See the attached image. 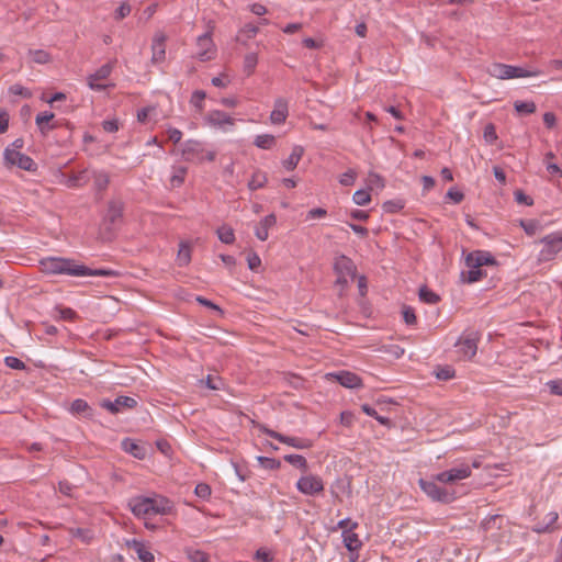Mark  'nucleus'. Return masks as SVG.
Listing matches in <instances>:
<instances>
[{
    "label": "nucleus",
    "instance_id": "obj_14",
    "mask_svg": "<svg viewBox=\"0 0 562 562\" xmlns=\"http://www.w3.org/2000/svg\"><path fill=\"white\" fill-rule=\"evenodd\" d=\"M113 65L111 63L102 65L98 70L88 77V86L92 90L101 91L105 89V85L98 83L105 80L112 72Z\"/></svg>",
    "mask_w": 562,
    "mask_h": 562
},
{
    "label": "nucleus",
    "instance_id": "obj_29",
    "mask_svg": "<svg viewBox=\"0 0 562 562\" xmlns=\"http://www.w3.org/2000/svg\"><path fill=\"white\" fill-rule=\"evenodd\" d=\"M70 412L72 414H83L87 417H91L93 413L88 402L82 398H77L71 403Z\"/></svg>",
    "mask_w": 562,
    "mask_h": 562
},
{
    "label": "nucleus",
    "instance_id": "obj_38",
    "mask_svg": "<svg viewBox=\"0 0 562 562\" xmlns=\"http://www.w3.org/2000/svg\"><path fill=\"white\" fill-rule=\"evenodd\" d=\"M519 225L528 236H533L541 229V224L538 220H520Z\"/></svg>",
    "mask_w": 562,
    "mask_h": 562
},
{
    "label": "nucleus",
    "instance_id": "obj_21",
    "mask_svg": "<svg viewBox=\"0 0 562 562\" xmlns=\"http://www.w3.org/2000/svg\"><path fill=\"white\" fill-rule=\"evenodd\" d=\"M276 224L277 216L273 213L265 216L255 228L256 237L261 241L267 240L269 237V229Z\"/></svg>",
    "mask_w": 562,
    "mask_h": 562
},
{
    "label": "nucleus",
    "instance_id": "obj_20",
    "mask_svg": "<svg viewBox=\"0 0 562 562\" xmlns=\"http://www.w3.org/2000/svg\"><path fill=\"white\" fill-rule=\"evenodd\" d=\"M340 385L348 389H356L362 385L361 379L353 372L350 371H339L337 373L330 374Z\"/></svg>",
    "mask_w": 562,
    "mask_h": 562
},
{
    "label": "nucleus",
    "instance_id": "obj_54",
    "mask_svg": "<svg viewBox=\"0 0 562 562\" xmlns=\"http://www.w3.org/2000/svg\"><path fill=\"white\" fill-rule=\"evenodd\" d=\"M483 137H484L485 142L488 144H493L497 139L496 128H495L494 124L488 123L484 127Z\"/></svg>",
    "mask_w": 562,
    "mask_h": 562
},
{
    "label": "nucleus",
    "instance_id": "obj_16",
    "mask_svg": "<svg viewBox=\"0 0 562 562\" xmlns=\"http://www.w3.org/2000/svg\"><path fill=\"white\" fill-rule=\"evenodd\" d=\"M128 506L132 513L137 517H147L151 515L153 505L150 497H134L130 501Z\"/></svg>",
    "mask_w": 562,
    "mask_h": 562
},
{
    "label": "nucleus",
    "instance_id": "obj_34",
    "mask_svg": "<svg viewBox=\"0 0 562 562\" xmlns=\"http://www.w3.org/2000/svg\"><path fill=\"white\" fill-rule=\"evenodd\" d=\"M486 277V273L480 268H469V270L461 272V279L463 282L474 283Z\"/></svg>",
    "mask_w": 562,
    "mask_h": 562
},
{
    "label": "nucleus",
    "instance_id": "obj_31",
    "mask_svg": "<svg viewBox=\"0 0 562 562\" xmlns=\"http://www.w3.org/2000/svg\"><path fill=\"white\" fill-rule=\"evenodd\" d=\"M92 178L94 181V188L98 192H102L106 190L110 183V176L105 171H94L92 173Z\"/></svg>",
    "mask_w": 562,
    "mask_h": 562
},
{
    "label": "nucleus",
    "instance_id": "obj_24",
    "mask_svg": "<svg viewBox=\"0 0 562 562\" xmlns=\"http://www.w3.org/2000/svg\"><path fill=\"white\" fill-rule=\"evenodd\" d=\"M90 178H91V176H90L88 169H83L76 173H71L67 178L65 184L68 188H79V187L87 184L90 181Z\"/></svg>",
    "mask_w": 562,
    "mask_h": 562
},
{
    "label": "nucleus",
    "instance_id": "obj_13",
    "mask_svg": "<svg viewBox=\"0 0 562 562\" xmlns=\"http://www.w3.org/2000/svg\"><path fill=\"white\" fill-rule=\"evenodd\" d=\"M123 202L117 200H111L108 204V210L104 215L103 222L106 225V229L111 231L123 217Z\"/></svg>",
    "mask_w": 562,
    "mask_h": 562
},
{
    "label": "nucleus",
    "instance_id": "obj_12",
    "mask_svg": "<svg viewBox=\"0 0 562 562\" xmlns=\"http://www.w3.org/2000/svg\"><path fill=\"white\" fill-rule=\"evenodd\" d=\"M100 406L111 414H117L123 408L133 409L137 406V401L131 396H117L114 401L102 400Z\"/></svg>",
    "mask_w": 562,
    "mask_h": 562
},
{
    "label": "nucleus",
    "instance_id": "obj_17",
    "mask_svg": "<svg viewBox=\"0 0 562 562\" xmlns=\"http://www.w3.org/2000/svg\"><path fill=\"white\" fill-rule=\"evenodd\" d=\"M333 268L336 274L349 276L351 279L356 277L357 267L353 261L345 255H339L335 258Z\"/></svg>",
    "mask_w": 562,
    "mask_h": 562
},
{
    "label": "nucleus",
    "instance_id": "obj_2",
    "mask_svg": "<svg viewBox=\"0 0 562 562\" xmlns=\"http://www.w3.org/2000/svg\"><path fill=\"white\" fill-rule=\"evenodd\" d=\"M490 74L501 80L537 77L542 74L540 69H526L519 66H513L502 63H495L490 69Z\"/></svg>",
    "mask_w": 562,
    "mask_h": 562
},
{
    "label": "nucleus",
    "instance_id": "obj_53",
    "mask_svg": "<svg viewBox=\"0 0 562 562\" xmlns=\"http://www.w3.org/2000/svg\"><path fill=\"white\" fill-rule=\"evenodd\" d=\"M132 11L131 5L127 2H122L114 12V20L121 21L125 19Z\"/></svg>",
    "mask_w": 562,
    "mask_h": 562
},
{
    "label": "nucleus",
    "instance_id": "obj_60",
    "mask_svg": "<svg viewBox=\"0 0 562 562\" xmlns=\"http://www.w3.org/2000/svg\"><path fill=\"white\" fill-rule=\"evenodd\" d=\"M383 207L386 212H391V213H396V212H400L403 207H404V204L402 201L400 200H396V201H386L384 204H383Z\"/></svg>",
    "mask_w": 562,
    "mask_h": 562
},
{
    "label": "nucleus",
    "instance_id": "obj_39",
    "mask_svg": "<svg viewBox=\"0 0 562 562\" xmlns=\"http://www.w3.org/2000/svg\"><path fill=\"white\" fill-rule=\"evenodd\" d=\"M177 261L180 267H184L191 261V249L186 243L180 244V248L177 255Z\"/></svg>",
    "mask_w": 562,
    "mask_h": 562
},
{
    "label": "nucleus",
    "instance_id": "obj_57",
    "mask_svg": "<svg viewBox=\"0 0 562 562\" xmlns=\"http://www.w3.org/2000/svg\"><path fill=\"white\" fill-rule=\"evenodd\" d=\"M247 263L250 270L257 271L261 266V259L256 252L251 251L247 256Z\"/></svg>",
    "mask_w": 562,
    "mask_h": 562
},
{
    "label": "nucleus",
    "instance_id": "obj_3",
    "mask_svg": "<svg viewBox=\"0 0 562 562\" xmlns=\"http://www.w3.org/2000/svg\"><path fill=\"white\" fill-rule=\"evenodd\" d=\"M182 157L186 161L201 164L204 160L214 161L216 153L205 150L200 140L188 139L182 144Z\"/></svg>",
    "mask_w": 562,
    "mask_h": 562
},
{
    "label": "nucleus",
    "instance_id": "obj_41",
    "mask_svg": "<svg viewBox=\"0 0 562 562\" xmlns=\"http://www.w3.org/2000/svg\"><path fill=\"white\" fill-rule=\"evenodd\" d=\"M514 108L519 114L525 115L535 113L537 109L533 101H516Z\"/></svg>",
    "mask_w": 562,
    "mask_h": 562
},
{
    "label": "nucleus",
    "instance_id": "obj_4",
    "mask_svg": "<svg viewBox=\"0 0 562 562\" xmlns=\"http://www.w3.org/2000/svg\"><path fill=\"white\" fill-rule=\"evenodd\" d=\"M436 482L434 477L431 481L420 479L418 484L422 491L434 502L450 504L456 501L457 494L454 490L439 486Z\"/></svg>",
    "mask_w": 562,
    "mask_h": 562
},
{
    "label": "nucleus",
    "instance_id": "obj_32",
    "mask_svg": "<svg viewBox=\"0 0 562 562\" xmlns=\"http://www.w3.org/2000/svg\"><path fill=\"white\" fill-rule=\"evenodd\" d=\"M419 300L427 304H437L440 301V296L430 290L427 285H423L418 291Z\"/></svg>",
    "mask_w": 562,
    "mask_h": 562
},
{
    "label": "nucleus",
    "instance_id": "obj_63",
    "mask_svg": "<svg viewBox=\"0 0 562 562\" xmlns=\"http://www.w3.org/2000/svg\"><path fill=\"white\" fill-rule=\"evenodd\" d=\"M447 198L458 204L462 202V200L464 199V194L454 188H450L447 192Z\"/></svg>",
    "mask_w": 562,
    "mask_h": 562
},
{
    "label": "nucleus",
    "instance_id": "obj_8",
    "mask_svg": "<svg viewBox=\"0 0 562 562\" xmlns=\"http://www.w3.org/2000/svg\"><path fill=\"white\" fill-rule=\"evenodd\" d=\"M4 160L10 166H16L22 170L35 172L37 170V164L27 155L11 148H5Z\"/></svg>",
    "mask_w": 562,
    "mask_h": 562
},
{
    "label": "nucleus",
    "instance_id": "obj_56",
    "mask_svg": "<svg viewBox=\"0 0 562 562\" xmlns=\"http://www.w3.org/2000/svg\"><path fill=\"white\" fill-rule=\"evenodd\" d=\"M515 201L519 204H525L527 206L533 205V200L531 196L527 195L522 190H516L514 192Z\"/></svg>",
    "mask_w": 562,
    "mask_h": 562
},
{
    "label": "nucleus",
    "instance_id": "obj_47",
    "mask_svg": "<svg viewBox=\"0 0 562 562\" xmlns=\"http://www.w3.org/2000/svg\"><path fill=\"white\" fill-rule=\"evenodd\" d=\"M369 190L373 188L383 189L385 187L384 179L376 172H369L368 176Z\"/></svg>",
    "mask_w": 562,
    "mask_h": 562
},
{
    "label": "nucleus",
    "instance_id": "obj_45",
    "mask_svg": "<svg viewBox=\"0 0 562 562\" xmlns=\"http://www.w3.org/2000/svg\"><path fill=\"white\" fill-rule=\"evenodd\" d=\"M206 97V93L203 90H195L190 99V103L196 109L198 112L203 111V101Z\"/></svg>",
    "mask_w": 562,
    "mask_h": 562
},
{
    "label": "nucleus",
    "instance_id": "obj_52",
    "mask_svg": "<svg viewBox=\"0 0 562 562\" xmlns=\"http://www.w3.org/2000/svg\"><path fill=\"white\" fill-rule=\"evenodd\" d=\"M4 364L8 368H11L14 370H24L25 369V363L22 360H20L19 358L13 357V356H7L4 358Z\"/></svg>",
    "mask_w": 562,
    "mask_h": 562
},
{
    "label": "nucleus",
    "instance_id": "obj_7",
    "mask_svg": "<svg viewBox=\"0 0 562 562\" xmlns=\"http://www.w3.org/2000/svg\"><path fill=\"white\" fill-rule=\"evenodd\" d=\"M471 473V467L468 463L462 462L432 475V477L442 484H454L461 480L468 479Z\"/></svg>",
    "mask_w": 562,
    "mask_h": 562
},
{
    "label": "nucleus",
    "instance_id": "obj_55",
    "mask_svg": "<svg viewBox=\"0 0 562 562\" xmlns=\"http://www.w3.org/2000/svg\"><path fill=\"white\" fill-rule=\"evenodd\" d=\"M194 493L198 497L202 498V499H206L211 496V487L209 484L206 483H199L196 486H195V490H194Z\"/></svg>",
    "mask_w": 562,
    "mask_h": 562
},
{
    "label": "nucleus",
    "instance_id": "obj_25",
    "mask_svg": "<svg viewBox=\"0 0 562 562\" xmlns=\"http://www.w3.org/2000/svg\"><path fill=\"white\" fill-rule=\"evenodd\" d=\"M198 45L203 49L198 53V58L201 61H206L212 58L210 54V47L212 46V38L210 33H204L203 35L198 37Z\"/></svg>",
    "mask_w": 562,
    "mask_h": 562
},
{
    "label": "nucleus",
    "instance_id": "obj_15",
    "mask_svg": "<svg viewBox=\"0 0 562 562\" xmlns=\"http://www.w3.org/2000/svg\"><path fill=\"white\" fill-rule=\"evenodd\" d=\"M166 41L167 36L162 32L155 34L151 43V63L159 64L166 58Z\"/></svg>",
    "mask_w": 562,
    "mask_h": 562
},
{
    "label": "nucleus",
    "instance_id": "obj_5",
    "mask_svg": "<svg viewBox=\"0 0 562 562\" xmlns=\"http://www.w3.org/2000/svg\"><path fill=\"white\" fill-rule=\"evenodd\" d=\"M543 245L539 252V261H550L562 251V231L543 236L540 239Z\"/></svg>",
    "mask_w": 562,
    "mask_h": 562
},
{
    "label": "nucleus",
    "instance_id": "obj_62",
    "mask_svg": "<svg viewBox=\"0 0 562 562\" xmlns=\"http://www.w3.org/2000/svg\"><path fill=\"white\" fill-rule=\"evenodd\" d=\"M189 558L192 562H209V555L200 550L189 552Z\"/></svg>",
    "mask_w": 562,
    "mask_h": 562
},
{
    "label": "nucleus",
    "instance_id": "obj_49",
    "mask_svg": "<svg viewBox=\"0 0 562 562\" xmlns=\"http://www.w3.org/2000/svg\"><path fill=\"white\" fill-rule=\"evenodd\" d=\"M402 314L405 324L413 326L417 323V317L412 306L404 305L402 308Z\"/></svg>",
    "mask_w": 562,
    "mask_h": 562
},
{
    "label": "nucleus",
    "instance_id": "obj_18",
    "mask_svg": "<svg viewBox=\"0 0 562 562\" xmlns=\"http://www.w3.org/2000/svg\"><path fill=\"white\" fill-rule=\"evenodd\" d=\"M289 115V102L284 98H277L274 100L273 110L270 113V121L272 124H282Z\"/></svg>",
    "mask_w": 562,
    "mask_h": 562
},
{
    "label": "nucleus",
    "instance_id": "obj_11",
    "mask_svg": "<svg viewBox=\"0 0 562 562\" xmlns=\"http://www.w3.org/2000/svg\"><path fill=\"white\" fill-rule=\"evenodd\" d=\"M497 260L487 250H474L465 257V265L469 268H480L483 266H497Z\"/></svg>",
    "mask_w": 562,
    "mask_h": 562
},
{
    "label": "nucleus",
    "instance_id": "obj_6",
    "mask_svg": "<svg viewBox=\"0 0 562 562\" xmlns=\"http://www.w3.org/2000/svg\"><path fill=\"white\" fill-rule=\"evenodd\" d=\"M480 340V333L476 330L464 331L458 341L454 344L457 352L464 359H472L477 351V342Z\"/></svg>",
    "mask_w": 562,
    "mask_h": 562
},
{
    "label": "nucleus",
    "instance_id": "obj_1",
    "mask_svg": "<svg viewBox=\"0 0 562 562\" xmlns=\"http://www.w3.org/2000/svg\"><path fill=\"white\" fill-rule=\"evenodd\" d=\"M40 269L44 274H65L71 277H117L119 272L112 269H91L79 265L75 259L64 257H46L40 260Z\"/></svg>",
    "mask_w": 562,
    "mask_h": 562
},
{
    "label": "nucleus",
    "instance_id": "obj_44",
    "mask_svg": "<svg viewBox=\"0 0 562 562\" xmlns=\"http://www.w3.org/2000/svg\"><path fill=\"white\" fill-rule=\"evenodd\" d=\"M55 311L58 313L56 316L58 319L74 322L77 319V313L70 307L57 306Z\"/></svg>",
    "mask_w": 562,
    "mask_h": 562
},
{
    "label": "nucleus",
    "instance_id": "obj_43",
    "mask_svg": "<svg viewBox=\"0 0 562 562\" xmlns=\"http://www.w3.org/2000/svg\"><path fill=\"white\" fill-rule=\"evenodd\" d=\"M352 201L360 206L367 205L371 201L369 190L359 189L352 195Z\"/></svg>",
    "mask_w": 562,
    "mask_h": 562
},
{
    "label": "nucleus",
    "instance_id": "obj_59",
    "mask_svg": "<svg viewBox=\"0 0 562 562\" xmlns=\"http://www.w3.org/2000/svg\"><path fill=\"white\" fill-rule=\"evenodd\" d=\"M436 375L439 380L447 381L454 376V370L451 367L447 366L445 368H440L437 371Z\"/></svg>",
    "mask_w": 562,
    "mask_h": 562
},
{
    "label": "nucleus",
    "instance_id": "obj_33",
    "mask_svg": "<svg viewBox=\"0 0 562 562\" xmlns=\"http://www.w3.org/2000/svg\"><path fill=\"white\" fill-rule=\"evenodd\" d=\"M267 175L266 172L261 171V170H256L254 173H252V177L251 179L249 180L248 182V188L249 190L251 191H255V190H258V189H261L265 187V184L267 183Z\"/></svg>",
    "mask_w": 562,
    "mask_h": 562
},
{
    "label": "nucleus",
    "instance_id": "obj_35",
    "mask_svg": "<svg viewBox=\"0 0 562 562\" xmlns=\"http://www.w3.org/2000/svg\"><path fill=\"white\" fill-rule=\"evenodd\" d=\"M254 145L261 149H271L276 145V137L271 134L257 135Z\"/></svg>",
    "mask_w": 562,
    "mask_h": 562
},
{
    "label": "nucleus",
    "instance_id": "obj_10",
    "mask_svg": "<svg viewBox=\"0 0 562 562\" xmlns=\"http://www.w3.org/2000/svg\"><path fill=\"white\" fill-rule=\"evenodd\" d=\"M296 488L300 493L307 496H315L324 491L322 477L315 474L302 475L296 482Z\"/></svg>",
    "mask_w": 562,
    "mask_h": 562
},
{
    "label": "nucleus",
    "instance_id": "obj_58",
    "mask_svg": "<svg viewBox=\"0 0 562 562\" xmlns=\"http://www.w3.org/2000/svg\"><path fill=\"white\" fill-rule=\"evenodd\" d=\"M254 558L261 562H273V557L271 555V552L269 550H267L266 548H259L255 552Z\"/></svg>",
    "mask_w": 562,
    "mask_h": 562
},
{
    "label": "nucleus",
    "instance_id": "obj_46",
    "mask_svg": "<svg viewBox=\"0 0 562 562\" xmlns=\"http://www.w3.org/2000/svg\"><path fill=\"white\" fill-rule=\"evenodd\" d=\"M257 460L267 470H278L281 467V461L274 458L259 456Z\"/></svg>",
    "mask_w": 562,
    "mask_h": 562
},
{
    "label": "nucleus",
    "instance_id": "obj_40",
    "mask_svg": "<svg viewBox=\"0 0 562 562\" xmlns=\"http://www.w3.org/2000/svg\"><path fill=\"white\" fill-rule=\"evenodd\" d=\"M283 459L288 463L301 469L303 472H306L308 470L307 461L301 454H285Z\"/></svg>",
    "mask_w": 562,
    "mask_h": 562
},
{
    "label": "nucleus",
    "instance_id": "obj_42",
    "mask_svg": "<svg viewBox=\"0 0 562 562\" xmlns=\"http://www.w3.org/2000/svg\"><path fill=\"white\" fill-rule=\"evenodd\" d=\"M257 64H258V56L256 53H248L244 57V71L246 72L247 76L252 75Z\"/></svg>",
    "mask_w": 562,
    "mask_h": 562
},
{
    "label": "nucleus",
    "instance_id": "obj_36",
    "mask_svg": "<svg viewBox=\"0 0 562 562\" xmlns=\"http://www.w3.org/2000/svg\"><path fill=\"white\" fill-rule=\"evenodd\" d=\"M216 233L218 239L226 245H232L235 241L234 229L228 225H222L217 228Z\"/></svg>",
    "mask_w": 562,
    "mask_h": 562
},
{
    "label": "nucleus",
    "instance_id": "obj_37",
    "mask_svg": "<svg viewBox=\"0 0 562 562\" xmlns=\"http://www.w3.org/2000/svg\"><path fill=\"white\" fill-rule=\"evenodd\" d=\"M29 55L33 63L40 65L48 64L52 60L50 54L44 49H30Z\"/></svg>",
    "mask_w": 562,
    "mask_h": 562
},
{
    "label": "nucleus",
    "instance_id": "obj_23",
    "mask_svg": "<svg viewBox=\"0 0 562 562\" xmlns=\"http://www.w3.org/2000/svg\"><path fill=\"white\" fill-rule=\"evenodd\" d=\"M121 446L126 453L132 454L136 459L143 460L146 457V448L131 438L122 440Z\"/></svg>",
    "mask_w": 562,
    "mask_h": 562
},
{
    "label": "nucleus",
    "instance_id": "obj_9",
    "mask_svg": "<svg viewBox=\"0 0 562 562\" xmlns=\"http://www.w3.org/2000/svg\"><path fill=\"white\" fill-rule=\"evenodd\" d=\"M260 431H262L263 434H266L267 436L282 442V443H285L290 447H293L295 449H310L313 447V441L311 439H307V438H300V437H291V436H285L281 432H278L276 430H272L266 426H261L260 427Z\"/></svg>",
    "mask_w": 562,
    "mask_h": 562
},
{
    "label": "nucleus",
    "instance_id": "obj_26",
    "mask_svg": "<svg viewBox=\"0 0 562 562\" xmlns=\"http://www.w3.org/2000/svg\"><path fill=\"white\" fill-rule=\"evenodd\" d=\"M341 536L348 551L353 552L361 548L362 542L353 530H344Z\"/></svg>",
    "mask_w": 562,
    "mask_h": 562
},
{
    "label": "nucleus",
    "instance_id": "obj_51",
    "mask_svg": "<svg viewBox=\"0 0 562 562\" xmlns=\"http://www.w3.org/2000/svg\"><path fill=\"white\" fill-rule=\"evenodd\" d=\"M186 173H187V168L186 167H179L176 170L175 175H172V177L170 178L171 186L173 188L180 187L184 182Z\"/></svg>",
    "mask_w": 562,
    "mask_h": 562
},
{
    "label": "nucleus",
    "instance_id": "obj_19",
    "mask_svg": "<svg viewBox=\"0 0 562 562\" xmlns=\"http://www.w3.org/2000/svg\"><path fill=\"white\" fill-rule=\"evenodd\" d=\"M125 546L128 549L135 551V553L137 554V558L142 562H154L155 561V557H154L153 552L145 546V543L143 541H139L137 539H126Z\"/></svg>",
    "mask_w": 562,
    "mask_h": 562
},
{
    "label": "nucleus",
    "instance_id": "obj_50",
    "mask_svg": "<svg viewBox=\"0 0 562 562\" xmlns=\"http://www.w3.org/2000/svg\"><path fill=\"white\" fill-rule=\"evenodd\" d=\"M357 179V172L353 169H348L346 172L340 175L339 183L344 187H349L355 183Z\"/></svg>",
    "mask_w": 562,
    "mask_h": 562
},
{
    "label": "nucleus",
    "instance_id": "obj_64",
    "mask_svg": "<svg viewBox=\"0 0 562 562\" xmlns=\"http://www.w3.org/2000/svg\"><path fill=\"white\" fill-rule=\"evenodd\" d=\"M168 138L173 142L175 144H178L182 138V132L176 127H169L167 130Z\"/></svg>",
    "mask_w": 562,
    "mask_h": 562
},
{
    "label": "nucleus",
    "instance_id": "obj_27",
    "mask_svg": "<svg viewBox=\"0 0 562 562\" xmlns=\"http://www.w3.org/2000/svg\"><path fill=\"white\" fill-rule=\"evenodd\" d=\"M304 154V148L300 145H295L292 149L291 155L282 161L283 167L291 171L294 170L300 162L302 156Z\"/></svg>",
    "mask_w": 562,
    "mask_h": 562
},
{
    "label": "nucleus",
    "instance_id": "obj_28",
    "mask_svg": "<svg viewBox=\"0 0 562 562\" xmlns=\"http://www.w3.org/2000/svg\"><path fill=\"white\" fill-rule=\"evenodd\" d=\"M151 505H153V509H150L151 510V515L169 514L171 512V509H172L171 502L168 498H166V497L151 498Z\"/></svg>",
    "mask_w": 562,
    "mask_h": 562
},
{
    "label": "nucleus",
    "instance_id": "obj_48",
    "mask_svg": "<svg viewBox=\"0 0 562 562\" xmlns=\"http://www.w3.org/2000/svg\"><path fill=\"white\" fill-rule=\"evenodd\" d=\"M498 520H502V516L501 515H492L487 518H485L482 522H481V528L484 530V531H488L491 529H494V528H497L499 529L501 528V525H496V522Z\"/></svg>",
    "mask_w": 562,
    "mask_h": 562
},
{
    "label": "nucleus",
    "instance_id": "obj_22",
    "mask_svg": "<svg viewBox=\"0 0 562 562\" xmlns=\"http://www.w3.org/2000/svg\"><path fill=\"white\" fill-rule=\"evenodd\" d=\"M205 121L212 126L222 127L225 124L233 126L235 121L227 113L221 110H213L207 113Z\"/></svg>",
    "mask_w": 562,
    "mask_h": 562
},
{
    "label": "nucleus",
    "instance_id": "obj_61",
    "mask_svg": "<svg viewBox=\"0 0 562 562\" xmlns=\"http://www.w3.org/2000/svg\"><path fill=\"white\" fill-rule=\"evenodd\" d=\"M196 302L205 307L216 311L220 315H223V310L218 305L213 303L212 301H210L203 296H196Z\"/></svg>",
    "mask_w": 562,
    "mask_h": 562
},
{
    "label": "nucleus",
    "instance_id": "obj_30",
    "mask_svg": "<svg viewBox=\"0 0 562 562\" xmlns=\"http://www.w3.org/2000/svg\"><path fill=\"white\" fill-rule=\"evenodd\" d=\"M54 113L53 112H41L36 115V119H35V122H36V125L38 126L40 131L42 132V134H46L47 131L49 130H53L55 126L54 125H48V126H45L44 124H47L49 123L53 119H54Z\"/></svg>",
    "mask_w": 562,
    "mask_h": 562
}]
</instances>
